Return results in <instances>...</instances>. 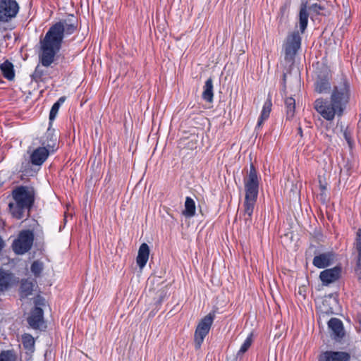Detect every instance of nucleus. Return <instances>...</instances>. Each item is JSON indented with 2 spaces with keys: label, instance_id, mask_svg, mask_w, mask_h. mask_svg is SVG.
Masks as SVG:
<instances>
[{
  "label": "nucleus",
  "instance_id": "nucleus-1",
  "mask_svg": "<svg viewBox=\"0 0 361 361\" xmlns=\"http://www.w3.org/2000/svg\"><path fill=\"white\" fill-rule=\"evenodd\" d=\"M76 20L63 19L53 24L40 40L39 61L42 66L49 67L54 62L56 54L61 48L66 36L73 34L77 30Z\"/></svg>",
  "mask_w": 361,
  "mask_h": 361
},
{
  "label": "nucleus",
  "instance_id": "nucleus-2",
  "mask_svg": "<svg viewBox=\"0 0 361 361\" xmlns=\"http://www.w3.org/2000/svg\"><path fill=\"white\" fill-rule=\"evenodd\" d=\"M349 85L347 80L342 79L339 85L335 86L331 96V101L317 99L314 102L316 111L326 120L332 121L336 114L341 116L349 99Z\"/></svg>",
  "mask_w": 361,
  "mask_h": 361
},
{
  "label": "nucleus",
  "instance_id": "nucleus-3",
  "mask_svg": "<svg viewBox=\"0 0 361 361\" xmlns=\"http://www.w3.org/2000/svg\"><path fill=\"white\" fill-rule=\"evenodd\" d=\"M259 179L256 168L251 164L247 176L244 178L245 196L242 216L247 228L252 224V216L258 197Z\"/></svg>",
  "mask_w": 361,
  "mask_h": 361
},
{
  "label": "nucleus",
  "instance_id": "nucleus-4",
  "mask_svg": "<svg viewBox=\"0 0 361 361\" xmlns=\"http://www.w3.org/2000/svg\"><path fill=\"white\" fill-rule=\"evenodd\" d=\"M11 195L12 200L8 207L12 216L17 219L28 217L35 199L34 188L25 185L17 186L12 190Z\"/></svg>",
  "mask_w": 361,
  "mask_h": 361
},
{
  "label": "nucleus",
  "instance_id": "nucleus-5",
  "mask_svg": "<svg viewBox=\"0 0 361 361\" xmlns=\"http://www.w3.org/2000/svg\"><path fill=\"white\" fill-rule=\"evenodd\" d=\"M310 14L312 16H326L329 14V12L324 4L314 3L308 6L307 1H302L300 4L299 11V24L302 33H303L307 28Z\"/></svg>",
  "mask_w": 361,
  "mask_h": 361
},
{
  "label": "nucleus",
  "instance_id": "nucleus-6",
  "mask_svg": "<svg viewBox=\"0 0 361 361\" xmlns=\"http://www.w3.org/2000/svg\"><path fill=\"white\" fill-rule=\"evenodd\" d=\"M34 242V233L30 230L21 231L12 244L13 252L18 255L27 252L32 247Z\"/></svg>",
  "mask_w": 361,
  "mask_h": 361
},
{
  "label": "nucleus",
  "instance_id": "nucleus-7",
  "mask_svg": "<svg viewBox=\"0 0 361 361\" xmlns=\"http://www.w3.org/2000/svg\"><path fill=\"white\" fill-rule=\"evenodd\" d=\"M214 317V313L210 312L204 317L197 324L194 334V343L195 349H200L201 348L204 338L209 332Z\"/></svg>",
  "mask_w": 361,
  "mask_h": 361
},
{
  "label": "nucleus",
  "instance_id": "nucleus-8",
  "mask_svg": "<svg viewBox=\"0 0 361 361\" xmlns=\"http://www.w3.org/2000/svg\"><path fill=\"white\" fill-rule=\"evenodd\" d=\"M301 37L298 32H294L288 35L285 44V56L286 61L294 59L298 51L300 48Z\"/></svg>",
  "mask_w": 361,
  "mask_h": 361
},
{
  "label": "nucleus",
  "instance_id": "nucleus-9",
  "mask_svg": "<svg viewBox=\"0 0 361 361\" xmlns=\"http://www.w3.org/2000/svg\"><path fill=\"white\" fill-rule=\"evenodd\" d=\"M19 11L16 0H0V21L8 22L15 18Z\"/></svg>",
  "mask_w": 361,
  "mask_h": 361
},
{
  "label": "nucleus",
  "instance_id": "nucleus-10",
  "mask_svg": "<svg viewBox=\"0 0 361 361\" xmlns=\"http://www.w3.org/2000/svg\"><path fill=\"white\" fill-rule=\"evenodd\" d=\"M58 142L59 137L56 130L49 126L44 135L40 137L39 143L40 146L44 147L52 153H55L58 149Z\"/></svg>",
  "mask_w": 361,
  "mask_h": 361
},
{
  "label": "nucleus",
  "instance_id": "nucleus-11",
  "mask_svg": "<svg viewBox=\"0 0 361 361\" xmlns=\"http://www.w3.org/2000/svg\"><path fill=\"white\" fill-rule=\"evenodd\" d=\"M53 154L44 147L39 146L31 152L30 162L32 166L40 167L47 161L49 156Z\"/></svg>",
  "mask_w": 361,
  "mask_h": 361
},
{
  "label": "nucleus",
  "instance_id": "nucleus-12",
  "mask_svg": "<svg viewBox=\"0 0 361 361\" xmlns=\"http://www.w3.org/2000/svg\"><path fill=\"white\" fill-rule=\"evenodd\" d=\"M350 355L344 351L326 350L318 356V361H350Z\"/></svg>",
  "mask_w": 361,
  "mask_h": 361
},
{
  "label": "nucleus",
  "instance_id": "nucleus-13",
  "mask_svg": "<svg viewBox=\"0 0 361 361\" xmlns=\"http://www.w3.org/2000/svg\"><path fill=\"white\" fill-rule=\"evenodd\" d=\"M341 273V267L336 266L334 268L326 269L321 271L319 279L323 285L328 286L329 284L337 281L340 278Z\"/></svg>",
  "mask_w": 361,
  "mask_h": 361
},
{
  "label": "nucleus",
  "instance_id": "nucleus-14",
  "mask_svg": "<svg viewBox=\"0 0 361 361\" xmlns=\"http://www.w3.org/2000/svg\"><path fill=\"white\" fill-rule=\"evenodd\" d=\"M334 259L335 254L333 252H326L316 255L312 260V264L319 269H323L332 264Z\"/></svg>",
  "mask_w": 361,
  "mask_h": 361
},
{
  "label": "nucleus",
  "instance_id": "nucleus-15",
  "mask_svg": "<svg viewBox=\"0 0 361 361\" xmlns=\"http://www.w3.org/2000/svg\"><path fill=\"white\" fill-rule=\"evenodd\" d=\"M328 327L331 331V337L334 339H341L344 336L343 325L339 319L331 318L328 322Z\"/></svg>",
  "mask_w": 361,
  "mask_h": 361
},
{
  "label": "nucleus",
  "instance_id": "nucleus-16",
  "mask_svg": "<svg viewBox=\"0 0 361 361\" xmlns=\"http://www.w3.org/2000/svg\"><path fill=\"white\" fill-rule=\"evenodd\" d=\"M44 312L41 307H35L30 313V316L27 318L29 325L35 329H39L40 326L44 323Z\"/></svg>",
  "mask_w": 361,
  "mask_h": 361
},
{
  "label": "nucleus",
  "instance_id": "nucleus-17",
  "mask_svg": "<svg viewBox=\"0 0 361 361\" xmlns=\"http://www.w3.org/2000/svg\"><path fill=\"white\" fill-rule=\"evenodd\" d=\"M329 73L326 71L318 75L315 82V91L318 93H326L330 90Z\"/></svg>",
  "mask_w": 361,
  "mask_h": 361
},
{
  "label": "nucleus",
  "instance_id": "nucleus-18",
  "mask_svg": "<svg viewBox=\"0 0 361 361\" xmlns=\"http://www.w3.org/2000/svg\"><path fill=\"white\" fill-rule=\"evenodd\" d=\"M149 255V247L145 243L141 244L138 250V254L136 258V262L140 269L146 265Z\"/></svg>",
  "mask_w": 361,
  "mask_h": 361
},
{
  "label": "nucleus",
  "instance_id": "nucleus-19",
  "mask_svg": "<svg viewBox=\"0 0 361 361\" xmlns=\"http://www.w3.org/2000/svg\"><path fill=\"white\" fill-rule=\"evenodd\" d=\"M13 282V275L11 273L0 269V292L8 290Z\"/></svg>",
  "mask_w": 361,
  "mask_h": 361
},
{
  "label": "nucleus",
  "instance_id": "nucleus-20",
  "mask_svg": "<svg viewBox=\"0 0 361 361\" xmlns=\"http://www.w3.org/2000/svg\"><path fill=\"white\" fill-rule=\"evenodd\" d=\"M0 69L2 75L8 80H13L15 78L13 65L11 62L6 60L0 65Z\"/></svg>",
  "mask_w": 361,
  "mask_h": 361
},
{
  "label": "nucleus",
  "instance_id": "nucleus-21",
  "mask_svg": "<svg viewBox=\"0 0 361 361\" xmlns=\"http://www.w3.org/2000/svg\"><path fill=\"white\" fill-rule=\"evenodd\" d=\"M202 97L204 101L209 102H212L213 101V80L211 78H208L205 82L203 87Z\"/></svg>",
  "mask_w": 361,
  "mask_h": 361
},
{
  "label": "nucleus",
  "instance_id": "nucleus-22",
  "mask_svg": "<svg viewBox=\"0 0 361 361\" xmlns=\"http://www.w3.org/2000/svg\"><path fill=\"white\" fill-rule=\"evenodd\" d=\"M184 206L185 209L182 212L183 215L187 218L193 217L196 212L195 201L190 197H186Z\"/></svg>",
  "mask_w": 361,
  "mask_h": 361
},
{
  "label": "nucleus",
  "instance_id": "nucleus-23",
  "mask_svg": "<svg viewBox=\"0 0 361 361\" xmlns=\"http://www.w3.org/2000/svg\"><path fill=\"white\" fill-rule=\"evenodd\" d=\"M271 100L270 98H268L264 103L262 110L257 124V128H259L262 123L264 122V121L269 118L271 110Z\"/></svg>",
  "mask_w": 361,
  "mask_h": 361
},
{
  "label": "nucleus",
  "instance_id": "nucleus-24",
  "mask_svg": "<svg viewBox=\"0 0 361 361\" xmlns=\"http://www.w3.org/2000/svg\"><path fill=\"white\" fill-rule=\"evenodd\" d=\"M33 283L27 279L23 280L20 287L21 297H27L32 293Z\"/></svg>",
  "mask_w": 361,
  "mask_h": 361
},
{
  "label": "nucleus",
  "instance_id": "nucleus-25",
  "mask_svg": "<svg viewBox=\"0 0 361 361\" xmlns=\"http://www.w3.org/2000/svg\"><path fill=\"white\" fill-rule=\"evenodd\" d=\"M285 106L286 109V116L288 119L293 117L295 109V100L292 97H287L285 99Z\"/></svg>",
  "mask_w": 361,
  "mask_h": 361
},
{
  "label": "nucleus",
  "instance_id": "nucleus-26",
  "mask_svg": "<svg viewBox=\"0 0 361 361\" xmlns=\"http://www.w3.org/2000/svg\"><path fill=\"white\" fill-rule=\"evenodd\" d=\"M23 347L30 351L33 352L35 349V340L34 338L28 334H25L22 337Z\"/></svg>",
  "mask_w": 361,
  "mask_h": 361
},
{
  "label": "nucleus",
  "instance_id": "nucleus-27",
  "mask_svg": "<svg viewBox=\"0 0 361 361\" xmlns=\"http://www.w3.org/2000/svg\"><path fill=\"white\" fill-rule=\"evenodd\" d=\"M355 247L358 253L357 266L361 269V228L356 233Z\"/></svg>",
  "mask_w": 361,
  "mask_h": 361
},
{
  "label": "nucleus",
  "instance_id": "nucleus-28",
  "mask_svg": "<svg viewBox=\"0 0 361 361\" xmlns=\"http://www.w3.org/2000/svg\"><path fill=\"white\" fill-rule=\"evenodd\" d=\"M252 343V334H250L240 346L237 355H243L248 350Z\"/></svg>",
  "mask_w": 361,
  "mask_h": 361
},
{
  "label": "nucleus",
  "instance_id": "nucleus-29",
  "mask_svg": "<svg viewBox=\"0 0 361 361\" xmlns=\"http://www.w3.org/2000/svg\"><path fill=\"white\" fill-rule=\"evenodd\" d=\"M32 273L36 276H39L43 270V263L36 260L34 261L30 267Z\"/></svg>",
  "mask_w": 361,
  "mask_h": 361
},
{
  "label": "nucleus",
  "instance_id": "nucleus-30",
  "mask_svg": "<svg viewBox=\"0 0 361 361\" xmlns=\"http://www.w3.org/2000/svg\"><path fill=\"white\" fill-rule=\"evenodd\" d=\"M60 106H59V104H54L51 106V109L49 112V125H51L52 121L55 119Z\"/></svg>",
  "mask_w": 361,
  "mask_h": 361
},
{
  "label": "nucleus",
  "instance_id": "nucleus-31",
  "mask_svg": "<svg viewBox=\"0 0 361 361\" xmlns=\"http://www.w3.org/2000/svg\"><path fill=\"white\" fill-rule=\"evenodd\" d=\"M43 76L44 71L42 69L40 66L37 65L34 73H32V78L35 81H39L42 80Z\"/></svg>",
  "mask_w": 361,
  "mask_h": 361
},
{
  "label": "nucleus",
  "instance_id": "nucleus-32",
  "mask_svg": "<svg viewBox=\"0 0 361 361\" xmlns=\"http://www.w3.org/2000/svg\"><path fill=\"white\" fill-rule=\"evenodd\" d=\"M343 137H344L345 140L347 141L349 147H352V146H353V140H352V137H351V135H350V133L349 131H348L347 130H345L343 132Z\"/></svg>",
  "mask_w": 361,
  "mask_h": 361
},
{
  "label": "nucleus",
  "instance_id": "nucleus-33",
  "mask_svg": "<svg viewBox=\"0 0 361 361\" xmlns=\"http://www.w3.org/2000/svg\"><path fill=\"white\" fill-rule=\"evenodd\" d=\"M0 361H9L8 360V352H3L0 355Z\"/></svg>",
  "mask_w": 361,
  "mask_h": 361
},
{
  "label": "nucleus",
  "instance_id": "nucleus-34",
  "mask_svg": "<svg viewBox=\"0 0 361 361\" xmlns=\"http://www.w3.org/2000/svg\"><path fill=\"white\" fill-rule=\"evenodd\" d=\"M66 100V97H61L56 102H55V104H59V106H61L63 102H65Z\"/></svg>",
  "mask_w": 361,
  "mask_h": 361
},
{
  "label": "nucleus",
  "instance_id": "nucleus-35",
  "mask_svg": "<svg viewBox=\"0 0 361 361\" xmlns=\"http://www.w3.org/2000/svg\"><path fill=\"white\" fill-rule=\"evenodd\" d=\"M4 246V243L3 240L1 239V238L0 237V252L3 249Z\"/></svg>",
  "mask_w": 361,
  "mask_h": 361
},
{
  "label": "nucleus",
  "instance_id": "nucleus-36",
  "mask_svg": "<svg viewBox=\"0 0 361 361\" xmlns=\"http://www.w3.org/2000/svg\"><path fill=\"white\" fill-rule=\"evenodd\" d=\"M298 130V133H299L300 135H302V128H301V127H299Z\"/></svg>",
  "mask_w": 361,
  "mask_h": 361
},
{
  "label": "nucleus",
  "instance_id": "nucleus-37",
  "mask_svg": "<svg viewBox=\"0 0 361 361\" xmlns=\"http://www.w3.org/2000/svg\"><path fill=\"white\" fill-rule=\"evenodd\" d=\"M286 74H283V82H284V83L286 82ZM283 87H284V88L286 87V85L285 84L283 85Z\"/></svg>",
  "mask_w": 361,
  "mask_h": 361
},
{
  "label": "nucleus",
  "instance_id": "nucleus-38",
  "mask_svg": "<svg viewBox=\"0 0 361 361\" xmlns=\"http://www.w3.org/2000/svg\"><path fill=\"white\" fill-rule=\"evenodd\" d=\"M285 10H286V7H283V8H281V11H285Z\"/></svg>",
  "mask_w": 361,
  "mask_h": 361
}]
</instances>
